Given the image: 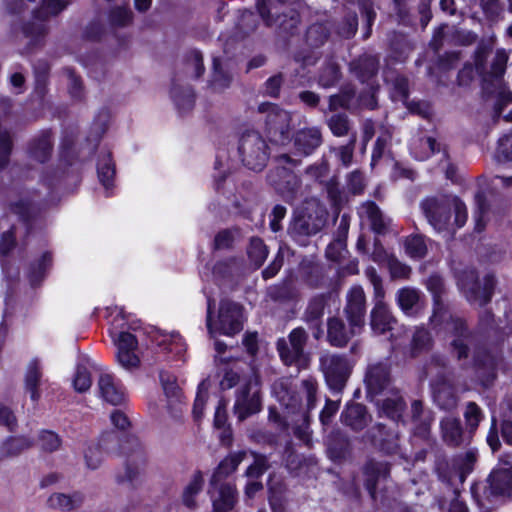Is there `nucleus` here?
I'll use <instances>...</instances> for the list:
<instances>
[{
    "label": "nucleus",
    "mask_w": 512,
    "mask_h": 512,
    "mask_svg": "<svg viewBox=\"0 0 512 512\" xmlns=\"http://www.w3.org/2000/svg\"><path fill=\"white\" fill-rule=\"evenodd\" d=\"M327 305V296L318 294L313 296L302 314V320L305 323L323 322L325 307Z\"/></svg>",
    "instance_id": "45"
},
{
    "label": "nucleus",
    "mask_w": 512,
    "mask_h": 512,
    "mask_svg": "<svg viewBox=\"0 0 512 512\" xmlns=\"http://www.w3.org/2000/svg\"><path fill=\"white\" fill-rule=\"evenodd\" d=\"M388 396L378 405L381 412L393 421H400L406 409V402L399 389H391L387 392Z\"/></svg>",
    "instance_id": "36"
},
{
    "label": "nucleus",
    "mask_w": 512,
    "mask_h": 512,
    "mask_svg": "<svg viewBox=\"0 0 512 512\" xmlns=\"http://www.w3.org/2000/svg\"><path fill=\"white\" fill-rule=\"evenodd\" d=\"M210 86L214 90H222L229 87L231 83V76L225 72L221 67V61L219 58H213L212 74L210 79Z\"/></svg>",
    "instance_id": "59"
},
{
    "label": "nucleus",
    "mask_w": 512,
    "mask_h": 512,
    "mask_svg": "<svg viewBox=\"0 0 512 512\" xmlns=\"http://www.w3.org/2000/svg\"><path fill=\"white\" fill-rule=\"evenodd\" d=\"M340 66L333 61L326 62L320 69L317 83L324 89L335 87L341 79Z\"/></svg>",
    "instance_id": "49"
},
{
    "label": "nucleus",
    "mask_w": 512,
    "mask_h": 512,
    "mask_svg": "<svg viewBox=\"0 0 512 512\" xmlns=\"http://www.w3.org/2000/svg\"><path fill=\"white\" fill-rule=\"evenodd\" d=\"M384 81L389 86L393 100L407 102L409 97L408 78L394 69L384 71Z\"/></svg>",
    "instance_id": "37"
},
{
    "label": "nucleus",
    "mask_w": 512,
    "mask_h": 512,
    "mask_svg": "<svg viewBox=\"0 0 512 512\" xmlns=\"http://www.w3.org/2000/svg\"><path fill=\"white\" fill-rule=\"evenodd\" d=\"M411 419L415 426V434L422 438H426L430 432L431 418L429 416H424L422 401L414 400L411 403Z\"/></svg>",
    "instance_id": "47"
},
{
    "label": "nucleus",
    "mask_w": 512,
    "mask_h": 512,
    "mask_svg": "<svg viewBox=\"0 0 512 512\" xmlns=\"http://www.w3.org/2000/svg\"><path fill=\"white\" fill-rule=\"evenodd\" d=\"M397 323L390 307L386 302L374 303L370 312V326L377 335H383L391 331Z\"/></svg>",
    "instance_id": "24"
},
{
    "label": "nucleus",
    "mask_w": 512,
    "mask_h": 512,
    "mask_svg": "<svg viewBox=\"0 0 512 512\" xmlns=\"http://www.w3.org/2000/svg\"><path fill=\"white\" fill-rule=\"evenodd\" d=\"M238 153L245 167L253 171H262L269 160L270 149L258 131L247 130L239 139Z\"/></svg>",
    "instance_id": "3"
},
{
    "label": "nucleus",
    "mask_w": 512,
    "mask_h": 512,
    "mask_svg": "<svg viewBox=\"0 0 512 512\" xmlns=\"http://www.w3.org/2000/svg\"><path fill=\"white\" fill-rule=\"evenodd\" d=\"M433 401L444 411H452L458 406L459 398L454 385L446 378L440 377L431 382Z\"/></svg>",
    "instance_id": "20"
},
{
    "label": "nucleus",
    "mask_w": 512,
    "mask_h": 512,
    "mask_svg": "<svg viewBox=\"0 0 512 512\" xmlns=\"http://www.w3.org/2000/svg\"><path fill=\"white\" fill-rule=\"evenodd\" d=\"M489 84L491 90L482 89L483 93L488 96H496L495 112L500 115L504 107L512 103V92L506 86L503 76L493 78Z\"/></svg>",
    "instance_id": "41"
},
{
    "label": "nucleus",
    "mask_w": 512,
    "mask_h": 512,
    "mask_svg": "<svg viewBox=\"0 0 512 512\" xmlns=\"http://www.w3.org/2000/svg\"><path fill=\"white\" fill-rule=\"evenodd\" d=\"M489 52V46L479 44L474 57L475 69L482 79V89L486 90H491L489 83L493 78L504 76L508 61V55L506 52L503 49L497 50L488 69L486 66V60Z\"/></svg>",
    "instance_id": "10"
},
{
    "label": "nucleus",
    "mask_w": 512,
    "mask_h": 512,
    "mask_svg": "<svg viewBox=\"0 0 512 512\" xmlns=\"http://www.w3.org/2000/svg\"><path fill=\"white\" fill-rule=\"evenodd\" d=\"M299 1L300 0H258L256 7L266 26L271 27L275 22L274 14L284 11L289 6L297 4Z\"/></svg>",
    "instance_id": "38"
},
{
    "label": "nucleus",
    "mask_w": 512,
    "mask_h": 512,
    "mask_svg": "<svg viewBox=\"0 0 512 512\" xmlns=\"http://www.w3.org/2000/svg\"><path fill=\"white\" fill-rule=\"evenodd\" d=\"M395 300L399 309L408 317H417L425 307L424 295L419 289L411 286L398 289Z\"/></svg>",
    "instance_id": "19"
},
{
    "label": "nucleus",
    "mask_w": 512,
    "mask_h": 512,
    "mask_svg": "<svg viewBox=\"0 0 512 512\" xmlns=\"http://www.w3.org/2000/svg\"><path fill=\"white\" fill-rule=\"evenodd\" d=\"M433 345L431 333L424 327H418L413 333L410 343V354L417 357L424 352H428Z\"/></svg>",
    "instance_id": "51"
},
{
    "label": "nucleus",
    "mask_w": 512,
    "mask_h": 512,
    "mask_svg": "<svg viewBox=\"0 0 512 512\" xmlns=\"http://www.w3.org/2000/svg\"><path fill=\"white\" fill-rule=\"evenodd\" d=\"M489 488L494 495L512 494V468H498L488 478Z\"/></svg>",
    "instance_id": "39"
},
{
    "label": "nucleus",
    "mask_w": 512,
    "mask_h": 512,
    "mask_svg": "<svg viewBox=\"0 0 512 512\" xmlns=\"http://www.w3.org/2000/svg\"><path fill=\"white\" fill-rule=\"evenodd\" d=\"M362 327L354 322L344 321L339 316H332L327 319L326 340L330 346L344 348L348 343L362 331Z\"/></svg>",
    "instance_id": "15"
},
{
    "label": "nucleus",
    "mask_w": 512,
    "mask_h": 512,
    "mask_svg": "<svg viewBox=\"0 0 512 512\" xmlns=\"http://www.w3.org/2000/svg\"><path fill=\"white\" fill-rule=\"evenodd\" d=\"M458 286L465 298L471 304L484 306L490 302L496 286L495 276L487 274L483 280V286L478 283V276L474 270L465 271L458 279Z\"/></svg>",
    "instance_id": "8"
},
{
    "label": "nucleus",
    "mask_w": 512,
    "mask_h": 512,
    "mask_svg": "<svg viewBox=\"0 0 512 512\" xmlns=\"http://www.w3.org/2000/svg\"><path fill=\"white\" fill-rule=\"evenodd\" d=\"M326 217L322 210L297 214L288 227L289 236L300 246H306L308 239L322 230Z\"/></svg>",
    "instance_id": "9"
},
{
    "label": "nucleus",
    "mask_w": 512,
    "mask_h": 512,
    "mask_svg": "<svg viewBox=\"0 0 512 512\" xmlns=\"http://www.w3.org/2000/svg\"><path fill=\"white\" fill-rule=\"evenodd\" d=\"M340 420L343 425L354 431L363 430L371 421V415L360 403H348L341 412Z\"/></svg>",
    "instance_id": "27"
},
{
    "label": "nucleus",
    "mask_w": 512,
    "mask_h": 512,
    "mask_svg": "<svg viewBox=\"0 0 512 512\" xmlns=\"http://www.w3.org/2000/svg\"><path fill=\"white\" fill-rule=\"evenodd\" d=\"M320 369L330 390L341 393L351 375L353 365L346 355L325 353L319 358Z\"/></svg>",
    "instance_id": "5"
},
{
    "label": "nucleus",
    "mask_w": 512,
    "mask_h": 512,
    "mask_svg": "<svg viewBox=\"0 0 512 512\" xmlns=\"http://www.w3.org/2000/svg\"><path fill=\"white\" fill-rule=\"evenodd\" d=\"M247 253L256 268H259L268 256V248L261 238L253 237L250 240Z\"/></svg>",
    "instance_id": "60"
},
{
    "label": "nucleus",
    "mask_w": 512,
    "mask_h": 512,
    "mask_svg": "<svg viewBox=\"0 0 512 512\" xmlns=\"http://www.w3.org/2000/svg\"><path fill=\"white\" fill-rule=\"evenodd\" d=\"M83 502V496L80 493L66 495L56 493L49 497L48 505L50 508L58 509L63 512H69L79 507Z\"/></svg>",
    "instance_id": "48"
},
{
    "label": "nucleus",
    "mask_w": 512,
    "mask_h": 512,
    "mask_svg": "<svg viewBox=\"0 0 512 512\" xmlns=\"http://www.w3.org/2000/svg\"><path fill=\"white\" fill-rule=\"evenodd\" d=\"M273 26H276L278 33L283 36L294 35L298 31V27L301 23L300 14L296 9L289 8L287 12H278L274 14Z\"/></svg>",
    "instance_id": "40"
},
{
    "label": "nucleus",
    "mask_w": 512,
    "mask_h": 512,
    "mask_svg": "<svg viewBox=\"0 0 512 512\" xmlns=\"http://www.w3.org/2000/svg\"><path fill=\"white\" fill-rule=\"evenodd\" d=\"M8 209L12 214H15L25 226V234L27 235L30 230V221L40 211V207L30 201L28 198L18 196L9 200Z\"/></svg>",
    "instance_id": "33"
},
{
    "label": "nucleus",
    "mask_w": 512,
    "mask_h": 512,
    "mask_svg": "<svg viewBox=\"0 0 512 512\" xmlns=\"http://www.w3.org/2000/svg\"><path fill=\"white\" fill-rule=\"evenodd\" d=\"M419 145L421 149H423V152H421V154L417 156L418 159L420 160L428 159L432 155L440 152L443 153L444 158H448V153L445 145L437 141V139H435L434 137L429 136L421 138L419 140Z\"/></svg>",
    "instance_id": "61"
},
{
    "label": "nucleus",
    "mask_w": 512,
    "mask_h": 512,
    "mask_svg": "<svg viewBox=\"0 0 512 512\" xmlns=\"http://www.w3.org/2000/svg\"><path fill=\"white\" fill-rule=\"evenodd\" d=\"M360 216L368 222L374 233L384 235L388 232L390 219L382 213L376 203H364L360 209Z\"/></svg>",
    "instance_id": "32"
},
{
    "label": "nucleus",
    "mask_w": 512,
    "mask_h": 512,
    "mask_svg": "<svg viewBox=\"0 0 512 512\" xmlns=\"http://www.w3.org/2000/svg\"><path fill=\"white\" fill-rule=\"evenodd\" d=\"M272 392L278 402L289 410L296 413L301 408V397L293 389L292 381L289 378H280L272 385Z\"/></svg>",
    "instance_id": "23"
},
{
    "label": "nucleus",
    "mask_w": 512,
    "mask_h": 512,
    "mask_svg": "<svg viewBox=\"0 0 512 512\" xmlns=\"http://www.w3.org/2000/svg\"><path fill=\"white\" fill-rule=\"evenodd\" d=\"M366 296L361 286H353L347 293L343 315L347 321L361 326L365 325Z\"/></svg>",
    "instance_id": "18"
},
{
    "label": "nucleus",
    "mask_w": 512,
    "mask_h": 512,
    "mask_svg": "<svg viewBox=\"0 0 512 512\" xmlns=\"http://www.w3.org/2000/svg\"><path fill=\"white\" fill-rule=\"evenodd\" d=\"M392 134L389 130L383 129V131L377 137L371 156V165H376L386 153L389 152V146L391 142Z\"/></svg>",
    "instance_id": "62"
},
{
    "label": "nucleus",
    "mask_w": 512,
    "mask_h": 512,
    "mask_svg": "<svg viewBox=\"0 0 512 512\" xmlns=\"http://www.w3.org/2000/svg\"><path fill=\"white\" fill-rule=\"evenodd\" d=\"M68 5L69 1L67 0H42L41 7L33 12V20L23 26V33L30 40L31 46L40 44L47 35V18L58 15Z\"/></svg>",
    "instance_id": "6"
},
{
    "label": "nucleus",
    "mask_w": 512,
    "mask_h": 512,
    "mask_svg": "<svg viewBox=\"0 0 512 512\" xmlns=\"http://www.w3.org/2000/svg\"><path fill=\"white\" fill-rule=\"evenodd\" d=\"M379 65V55L365 52L350 62L349 70L359 81L366 83L377 75Z\"/></svg>",
    "instance_id": "21"
},
{
    "label": "nucleus",
    "mask_w": 512,
    "mask_h": 512,
    "mask_svg": "<svg viewBox=\"0 0 512 512\" xmlns=\"http://www.w3.org/2000/svg\"><path fill=\"white\" fill-rule=\"evenodd\" d=\"M309 335L302 326L290 331L287 338H279L276 342V349L284 365L296 366L300 369L308 367L310 355L305 351Z\"/></svg>",
    "instance_id": "2"
},
{
    "label": "nucleus",
    "mask_w": 512,
    "mask_h": 512,
    "mask_svg": "<svg viewBox=\"0 0 512 512\" xmlns=\"http://www.w3.org/2000/svg\"><path fill=\"white\" fill-rule=\"evenodd\" d=\"M326 124L329 127L331 133L336 137L351 136L354 131L352 130V124L347 114L345 113H334L326 120Z\"/></svg>",
    "instance_id": "53"
},
{
    "label": "nucleus",
    "mask_w": 512,
    "mask_h": 512,
    "mask_svg": "<svg viewBox=\"0 0 512 512\" xmlns=\"http://www.w3.org/2000/svg\"><path fill=\"white\" fill-rule=\"evenodd\" d=\"M214 307L215 300L208 297L206 327L210 338H215L217 333L234 336L243 330L245 318L242 305L229 299H222L215 323L212 321Z\"/></svg>",
    "instance_id": "1"
},
{
    "label": "nucleus",
    "mask_w": 512,
    "mask_h": 512,
    "mask_svg": "<svg viewBox=\"0 0 512 512\" xmlns=\"http://www.w3.org/2000/svg\"><path fill=\"white\" fill-rule=\"evenodd\" d=\"M108 21L112 27L124 28L132 23L133 13L126 7L116 6L109 11Z\"/></svg>",
    "instance_id": "63"
},
{
    "label": "nucleus",
    "mask_w": 512,
    "mask_h": 512,
    "mask_svg": "<svg viewBox=\"0 0 512 512\" xmlns=\"http://www.w3.org/2000/svg\"><path fill=\"white\" fill-rule=\"evenodd\" d=\"M356 94L355 89L350 86H344L339 93L330 95L328 98V110L336 112L338 109H348Z\"/></svg>",
    "instance_id": "55"
},
{
    "label": "nucleus",
    "mask_w": 512,
    "mask_h": 512,
    "mask_svg": "<svg viewBox=\"0 0 512 512\" xmlns=\"http://www.w3.org/2000/svg\"><path fill=\"white\" fill-rule=\"evenodd\" d=\"M330 36V26L328 23L316 22L311 24L305 32V42L310 48H319L323 46Z\"/></svg>",
    "instance_id": "46"
},
{
    "label": "nucleus",
    "mask_w": 512,
    "mask_h": 512,
    "mask_svg": "<svg viewBox=\"0 0 512 512\" xmlns=\"http://www.w3.org/2000/svg\"><path fill=\"white\" fill-rule=\"evenodd\" d=\"M129 442L134 448V452L128 453L127 449L123 447L128 460L124 472L117 473L115 479L118 484H127L131 488H137L142 485L144 480L145 452L138 439L132 438Z\"/></svg>",
    "instance_id": "11"
},
{
    "label": "nucleus",
    "mask_w": 512,
    "mask_h": 512,
    "mask_svg": "<svg viewBox=\"0 0 512 512\" xmlns=\"http://www.w3.org/2000/svg\"><path fill=\"white\" fill-rule=\"evenodd\" d=\"M237 491L231 484H221L218 496H212L213 512H228L236 503Z\"/></svg>",
    "instance_id": "44"
},
{
    "label": "nucleus",
    "mask_w": 512,
    "mask_h": 512,
    "mask_svg": "<svg viewBox=\"0 0 512 512\" xmlns=\"http://www.w3.org/2000/svg\"><path fill=\"white\" fill-rule=\"evenodd\" d=\"M101 398L112 404L120 405L125 400V391L121 384L115 381L113 375L102 373L97 382Z\"/></svg>",
    "instance_id": "29"
},
{
    "label": "nucleus",
    "mask_w": 512,
    "mask_h": 512,
    "mask_svg": "<svg viewBox=\"0 0 512 512\" xmlns=\"http://www.w3.org/2000/svg\"><path fill=\"white\" fill-rule=\"evenodd\" d=\"M53 150L52 134L50 130L41 131L30 142L28 153L30 158L45 163L51 157Z\"/></svg>",
    "instance_id": "34"
},
{
    "label": "nucleus",
    "mask_w": 512,
    "mask_h": 512,
    "mask_svg": "<svg viewBox=\"0 0 512 512\" xmlns=\"http://www.w3.org/2000/svg\"><path fill=\"white\" fill-rule=\"evenodd\" d=\"M172 98L181 112L190 111L195 102V95L192 88H185L183 91L180 90L177 86H173L171 89Z\"/></svg>",
    "instance_id": "58"
},
{
    "label": "nucleus",
    "mask_w": 512,
    "mask_h": 512,
    "mask_svg": "<svg viewBox=\"0 0 512 512\" xmlns=\"http://www.w3.org/2000/svg\"><path fill=\"white\" fill-rule=\"evenodd\" d=\"M62 440L60 436L51 430H42L38 435V445L45 452H55L61 447Z\"/></svg>",
    "instance_id": "64"
},
{
    "label": "nucleus",
    "mask_w": 512,
    "mask_h": 512,
    "mask_svg": "<svg viewBox=\"0 0 512 512\" xmlns=\"http://www.w3.org/2000/svg\"><path fill=\"white\" fill-rule=\"evenodd\" d=\"M323 142L321 130L309 127L298 130L293 136V146L297 154L311 155Z\"/></svg>",
    "instance_id": "22"
},
{
    "label": "nucleus",
    "mask_w": 512,
    "mask_h": 512,
    "mask_svg": "<svg viewBox=\"0 0 512 512\" xmlns=\"http://www.w3.org/2000/svg\"><path fill=\"white\" fill-rule=\"evenodd\" d=\"M440 433L443 442L452 448L467 445L473 438L466 428H463L460 419L451 415L441 419Z\"/></svg>",
    "instance_id": "16"
},
{
    "label": "nucleus",
    "mask_w": 512,
    "mask_h": 512,
    "mask_svg": "<svg viewBox=\"0 0 512 512\" xmlns=\"http://www.w3.org/2000/svg\"><path fill=\"white\" fill-rule=\"evenodd\" d=\"M364 383L367 396L371 398L384 392H389L391 389H395L391 386L392 376L390 365L383 361L369 364L366 368Z\"/></svg>",
    "instance_id": "14"
},
{
    "label": "nucleus",
    "mask_w": 512,
    "mask_h": 512,
    "mask_svg": "<svg viewBox=\"0 0 512 512\" xmlns=\"http://www.w3.org/2000/svg\"><path fill=\"white\" fill-rule=\"evenodd\" d=\"M262 409V398L258 377L254 376L243 383L235 392L233 413L238 421L259 413Z\"/></svg>",
    "instance_id": "7"
},
{
    "label": "nucleus",
    "mask_w": 512,
    "mask_h": 512,
    "mask_svg": "<svg viewBox=\"0 0 512 512\" xmlns=\"http://www.w3.org/2000/svg\"><path fill=\"white\" fill-rule=\"evenodd\" d=\"M32 445L33 441L27 436H9L2 442V458L18 456Z\"/></svg>",
    "instance_id": "50"
},
{
    "label": "nucleus",
    "mask_w": 512,
    "mask_h": 512,
    "mask_svg": "<svg viewBox=\"0 0 512 512\" xmlns=\"http://www.w3.org/2000/svg\"><path fill=\"white\" fill-rule=\"evenodd\" d=\"M463 417L465 420V428L473 437L479 424L484 419V413L476 402L470 401L465 405Z\"/></svg>",
    "instance_id": "54"
},
{
    "label": "nucleus",
    "mask_w": 512,
    "mask_h": 512,
    "mask_svg": "<svg viewBox=\"0 0 512 512\" xmlns=\"http://www.w3.org/2000/svg\"><path fill=\"white\" fill-rule=\"evenodd\" d=\"M268 180L283 196L294 194L299 188L297 176L285 167H276L268 174Z\"/></svg>",
    "instance_id": "26"
},
{
    "label": "nucleus",
    "mask_w": 512,
    "mask_h": 512,
    "mask_svg": "<svg viewBox=\"0 0 512 512\" xmlns=\"http://www.w3.org/2000/svg\"><path fill=\"white\" fill-rule=\"evenodd\" d=\"M327 453L332 461H342L351 454L352 447L349 437L336 430L329 434L326 440Z\"/></svg>",
    "instance_id": "31"
},
{
    "label": "nucleus",
    "mask_w": 512,
    "mask_h": 512,
    "mask_svg": "<svg viewBox=\"0 0 512 512\" xmlns=\"http://www.w3.org/2000/svg\"><path fill=\"white\" fill-rule=\"evenodd\" d=\"M42 378V367L38 358L32 359L25 374V388L30 393L32 401L36 402L40 398L39 385Z\"/></svg>",
    "instance_id": "43"
},
{
    "label": "nucleus",
    "mask_w": 512,
    "mask_h": 512,
    "mask_svg": "<svg viewBox=\"0 0 512 512\" xmlns=\"http://www.w3.org/2000/svg\"><path fill=\"white\" fill-rule=\"evenodd\" d=\"M118 443L119 438L117 433L113 431L103 433L99 440L98 448L90 447L85 453L87 467L93 470L97 469L102 462L99 449L107 453L114 452Z\"/></svg>",
    "instance_id": "30"
},
{
    "label": "nucleus",
    "mask_w": 512,
    "mask_h": 512,
    "mask_svg": "<svg viewBox=\"0 0 512 512\" xmlns=\"http://www.w3.org/2000/svg\"><path fill=\"white\" fill-rule=\"evenodd\" d=\"M420 208L434 230L441 232L447 229L451 218V205L447 197H427L420 202Z\"/></svg>",
    "instance_id": "12"
},
{
    "label": "nucleus",
    "mask_w": 512,
    "mask_h": 512,
    "mask_svg": "<svg viewBox=\"0 0 512 512\" xmlns=\"http://www.w3.org/2000/svg\"><path fill=\"white\" fill-rule=\"evenodd\" d=\"M246 451L229 454L216 467L210 479V487H218L220 482L236 471L240 463L246 457Z\"/></svg>",
    "instance_id": "35"
},
{
    "label": "nucleus",
    "mask_w": 512,
    "mask_h": 512,
    "mask_svg": "<svg viewBox=\"0 0 512 512\" xmlns=\"http://www.w3.org/2000/svg\"><path fill=\"white\" fill-rule=\"evenodd\" d=\"M445 328L452 337L450 342L452 353L458 360L467 359L470 348L476 341L475 334L468 329L465 321L458 317H450Z\"/></svg>",
    "instance_id": "13"
},
{
    "label": "nucleus",
    "mask_w": 512,
    "mask_h": 512,
    "mask_svg": "<svg viewBox=\"0 0 512 512\" xmlns=\"http://www.w3.org/2000/svg\"><path fill=\"white\" fill-rule=\"evenodd\" d=\"M338 237L333 240L326 248V257L334 262H340L345 254L348 252L346 249V238L348 234V224L343 217L338 227Z\"/></svg>",
    "instance_id": "42"
},
{
    "label": "nucleus",
    "mask_w": 512,
    "mask_h": 512,
    "mask_svg": "<svg viewBox=\"0 0 512 512\" xmlns=\"http://www.w3.org/2000/svg\"><path fill=\"white\" fill-rule=\"evenodd\" d=\"M258 112L265 115V133L272 143L284 145L290 141V113L277 104L264 102L258 106Z\"/></svg>",
    "instance_id": "4"
},
{
    "label": "nucleus",
    "mask_w": 512,
    "mask_h": 512,
    "mask_svg": "<svg viewBox=\"0 0 512 512\" xmlns=\"http://www.w3.org/2000/svg\"><path fill=\"white\" fill-rule=\"evenodd\" d=\"M203 483L204 479L202 473L196 471L182 493V502L187 508H196L197 504L195 498L201 492Z\"/></svg>",
    "instance_id": "52"
},
{
    "label": "nucleus",
    "mask_w": 512,
    "mask_h": 512,
    "mask_svg": "<svg viewBox=\"0 0 512 512\" xmlns=\"http://www.w3.org/2000/svg\"><path fill=\"white\" fill-rule=\"evenodd\" d=\"M390 474V467L387 462L368 460L363 466L365 477L364 485L372 499H376V486L380 480L386 479Z\"/></svg>",
    "instance_id": "25"
},
{
    "label": "nucleus",
    "mask_w": 512,
    "mask_h": 512,
    "mask_svg": "<svg viewBox=\"0 0 512 512\" xmlns=\"http://www.w3.org/2000/svg\"><path fill=\"white\" fill-rule=\"evenodd\" d=\"M117 346V361L126 370H132L139 366L140 359L135 353L138 347L136 337L129 332L119 333L115 340Z\"/></svg>",
    "instance_id": "17"
},
{
    "label": "nucleus",
    "mask_w": 512,
    "mask_h": 512,
    "mask_svg": "<svg viewBox=\"0 0 512 512\" xmlns=\"http://www.w3.org/2000/svg\"><path fill=\"white\" fill-rule=\"evenodd\" d=\"M425 284L427 290L433 295L434 317H436L437 312L443 307L442 296L445 293L444 279L439 274H431Z\"/></svg>",
    "instance_id": "56"
},
{
    "label": "nucleus",
    "mask_w": 512,
    "mask_h": 512,
    "mask_svg": "<svg viewBox=\"0 0 512 512\" xmlns=\"http://www.w3.org/2000/svg\"><path fill=\"white\" fill-rule=\"evenodd\" d=\"M405 252L407 255L414 259H422L427 254L426 240L423 235L415 234L406 237Z\"/></svg>",
    "instance_id": "57"
},
{
    "label": "nucleus",
    "mask_w": 512,
    "mask_h": 512,
    "mask_svg": "<svg viewBox=\"0 0 512 512\" xmlns=\"http://www.w3.org/2000/svg\"><path fill=\"white\" fill-rule=\"evenodd\" d=\"M368 436L372 444L386 454L397 453L399 449L398 437L395 433L387 430L382 423L374 425L369 431Z\"/></svg>",
    "instance_id": "28"
}]
</instances>
